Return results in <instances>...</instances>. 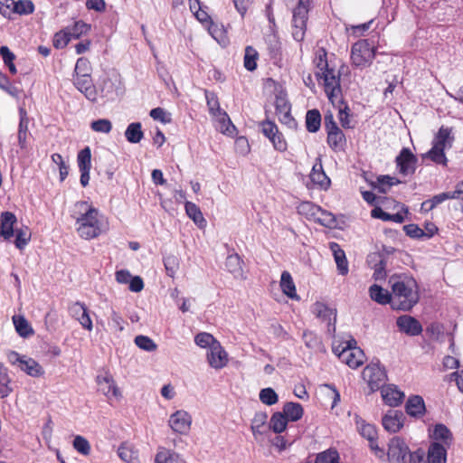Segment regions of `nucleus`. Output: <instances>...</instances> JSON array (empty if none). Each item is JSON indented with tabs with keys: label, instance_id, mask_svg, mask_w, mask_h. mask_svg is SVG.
<instances>
[{
	"label": "nucleus",
	"instance_id": "1",
	"mask_svg": "<svg viewBox=\"0 0 463 463\" xmlns=\"http://www.w3.org/2000/svg\"><path fill=\"white\" fill-rule=\"evenodd\" d=\"M392 295V308L408 311L419 301L416 280L407 275L392 276L389 279Z\"/></svg>",
	"mask_w": 463,
	"mask_h": 463
},
{
	"label": "nucleus",
	"instance_id": "2",
	"mask_svg": "<svg viewBox=\"0 0 463 463\" xmlns=\"http://www.w3.org/2000/svg\"><path fill=\"white\" fill-rule=\"evenodd\" d=\"M76 207L84 211L80 216L76 218L77 232L79 235L90 240L98 237L102 232V222L99 218V211L90 206L86 202H79Z\"/></svg>",
	"mask_w": 463,
	"mask_h": 463
},
{
	"label": "nucleus",
	"instance_id": "3",
	"mask_svg": "<svg viewBox=\"0 0 463 463\" xmlns=\"http://www.w3.org/2000/svg\"><path fill=\"white\" fill-rule=\"evenodd\" d=\"M454 139L452 129L442 126L433 139L431 149L425 154V156L436 164L446 165L448 160L444 150L452 147Z\"/></svg>",
	"mask_w": 463,
	"mask_h": 463
},
{
	"label": "nucleus",
	"instance_id": "4",
	"mask_svg": "<svg viewBox=\"0 0 463 463\" xmlns=\"http://www.w3.org/2000/svg\"><path fill=\"white\" fill-rule=\"evenodd\" d=\"M284 1L287 4H292L295 0ZM309 4V0H298V5L293 10L292 36L298 42H301L305 36L307 22L308 18Z\"/></svg>",
	"mask_w": 463,
	"mask_h": 463
},
{
	"label": "nucleus",
	"instance_id": "5",
	"mask_svg": "<svg viewBox=\"0 0 463 463\" xmlns=\"http://www.w3.org/2000/svg\"><path fill=\"white\" fill-rule=\"evenodd\" d=\"M375 52L367 40L356 42L351 50V60L356 67H365L374 59Z\"/></svg>",
	"mask_w": 463,
	"mask_h": 463
},
{
	"label": "nucleus",
	"instance_id": "6",
	"mask_svg": "<svg viewBox=\"0 0 463 463\" xmlns=\"http://www.w3.org/2000/svg\"><path fill=\"white\" fill-rule=\"evenodd\" d=\"M317 78L323 79L325 92L328 99L335 104L342 103V89L340 85V75L335 73V70L326 71Z\"/></svg>",
	"mask_w": 463,
	"mask_h": 463
},
{
	"label": "nucleus",
	"instance_id": "7",
	"mask_svg": "<svg viewBox=\"0 0 463 463\" xmlns=\"http://www.w3.org/2000/svg\"><path fill=\"white\" fill-rule=\"evenodd\" d=\"M363 378L367 382L372 392L382 390L385 387L387 374L379 363H371L363 371Z\"/></svg>",
	"mask_w": 463,
	"mask_h": 463
},
{
	"label": "nucleus",
	"instance_id": "8",
	"mask_svg": "<svg viewBox=\"0 0 463 463\" xmlns=\"http://www.w3.org/2000/svg\"><path fill=\"white\" fill-rule=\"evenodd\" d=\"M260 128L263 135L269 138L276 150L279 152L287 150L288 144L282 133L279 131V128L274 122L269 120L262 121L260 123Z\"/></svg>",
	"mask_w": 463,
	"mask_h": 463
},
{
	"label": "nucleus",
	"instance_id": "9",
	"mask_svg": "<svg viewBox=\"0 0 463 463\" xmlns=\"http://www.w3.org/2000/svg\"><path fill=\"white\" fill-rule=\"evenodd\" d=\"M339 347L334 348L335 354H337L339 359L346 364L351 368H357L364 363V352L358 347H350L345 345L339 351Z\"/></svg>",
	"mask_w": 463,
	"mask_h": 463
},
{
	"label": "nucleus",
	"instance_id": "10",
	"mask_svg": "<svg viewBox=\"0 0 463 463\" xmlns=\"http://www.w3.org/2000/svg\"><path fill=\"white\" fill-rule=\"evenodd\" d=\"M409 452V448L404 440L395 437L389 443L388 460L390 463H406Z\"/></svg>",
	"mask_w": 463,
	"mask_h": 463
},
{
	"label": "nucleus",
	"instance_id": "11",
	"mask_svg": "<svg viewBox=\"0 0 463 463\" xmlns=\"http://www.w3.org/2000/svg\"><path fill=\"white\" fill-rule=\"evenodd\" d=\"M168 425L173 431L186 435L191 429L192 416L184 410H178L170 416Z\"/></svg>",
	"mask_w": 463,
	"mask_h": 463
},
{
	"label": "nucleus",
	"instance_id": "12",
	"mask_svg": "<svg viewBox=\"0 0 463 463\" xmlns=\"http://www.w3.org/2000/svg\"><path fill=\"white\" fill-rule=\"evenodd\" d=\"M73 84L88 100L93 103L97 102L99 93L90 75L73 76Z\"/></svg>",
	"mask_w": 463,
	"mask_h": 463
},
{
	"label": "nucleus",
	"instance_id": "13",
	"mask_svg": "<svg viewBox=\"0 0 463 463\" xmlns=\"http://www.w3.org/2000/svg\"><path fill=\"white\" fill-rule=\"evenodd\" d=\"M417 161V157L407 147L402 148L395 159L399 172L403 175H412L415 172Z\"/></svg>",
	"mask_w": 463,
	"mask_h": 463
},
{
	"label": "nucleus",
	"instance_id": "14",
	"mask_svg": "<svg viewBox=\"0 0 463 463\" xmlns=\"http://www.w3.org/2000/svg\"><path fill=\"white\" fill-rule=\"evenodd\" d=\"M69 312L73 318L79 321V323L84 329L88 331L92 330V321L90 319L89 310L85 304L77 301L70 306Z\"/></svg>",
	"mask_w": 463,
	"mask_h": 463
},
{
	"label": "nucleus",
	"instance_id": "15",
	"mask_svg": "<svg viewBox=\"0 0 463 463\" xmlns=\"http://www.w3.org/2000/svg\"><path fill=\"white\" fill-rule=\"evenodd\" d=\"M207 360L210 366L214 369H222L227 364V353L219 342L211 345L207 352Z\"/></svg>",
	"mask_w": 463,
	"mask_h": 463
},
{
	"label": "nucleus",
	"instance_id": "16",
	"mask_svg": "<svg viewBox=\"0 0 463 463\" xmlns=\"http://www.w3.org/2000/svg\"><path fill=\"white\" fill-rule=\"evenodd\" d=\"M396 324L399 330L408 335L415 336L420 335L422 332L420 323L413 317L408 315L399 317Z\"/></svg>",
	"mask_w": 463,
	"mask_h": 463
},
{
	"label": "nucleus",
	"instance_id": "17",
	"mask_svg": "<svg viewBox=\"0 0 463 463\" xmlns=\"http://www.w3.org/2000/svg\"><path fill=\"white\" fill-rule=\"evenodd\" d=\"M96 382L99 386V391L107 398H118L120 396V392L116 386L113 377L109 373H105L104 375L99 374Z\"/></svg>",
	"mask_w": 463,
	"mask_h": 463
},
{
	"label": "nucleus",
	"instance_id": "18",
	"mask_svg": "<svg viewBox=\"0 0 463 463\" xmlns=\"http://www.w3.org/2000/svg\"><path fill=\"white\" fill-rule=\"evenodd\" d=\"M404 414L401 411L389 410L383 417V428L389 432H397L403 426Z\"/></svg>",
	"mask_w": 463,
	"mask_h": 463
},
{
	"label": "nucleus",
	"instance_id": "19",
	"mask_svg": "<svg viewBox=\"0 0 463 463\" xmlns=\"http://www.w3.org/2000/svg\"><path fill=\"white\" fill-rule=\"evenodd\" d=\"M312 312L323 321H326L328 324V330H331L330 327H333V331L335 330V320H336V311L334 308L329 307L324 303L317 302L313 305Z\"/></svg>",
	"mask_w": 463,
	"mask_h": 463
},
{
	"label": "nucleus",
	"instance_id": "20",
	"mask_svg": "<svg viewBox=\"0 0 463 463\" xmlns=\"http://www.w3.org/2000/svg\"><path fill=\"white\" fill-rule=\"evenodd\" d=\"M381 393L383 402L391 407H396L400 405L404 399V393L398 390L397 387L393 384H389L385 387H383Z\"/></svg>",
	"mask_w": 463,
	"mask_h": 463
},
{
	"label": "nucleus",
	"instance_id": "21",
	"mask_svg": "<svg viewBox=\"0 0 463 463\" xmlns=\"http://www.w3.org/2000/svg\"><path fill=\"white\" fill-rule=\"evenodd\" d=\"M17 219L11 212H4L0 216V236L5 240H9L14 236V225Z\"/></svg>",
	"mask_w": 463,
	"mask_h": 463
},
{
	"label": "nucleus",
	"instance_id": "22",
	"mask_svg": "<svg viewBox=\"0 0 463 463\" xmlns=\"http://www.w3.org/2000/svg\"><path fill=\"white\" fill-rule=\"evenodd\" d=\"M428 463H447V449L439 442L430 443L427 453Z\"/></svg>",
	"mask_w": 463,
	"mask_h": 463
},
{
	"label": "nucleus",
	"instance_id": "23",
	"mask_svg": "<svg viewBox=\"0 0 463 463\" xmlns=\"http://www.w3.org/2000/svg\"><path fill=\"white\" fill-rule=\"evenodd\" d=\"M329 248L333 252L338 273L343 276L346 275L349 271V269L345 251L336 242H330Z\"/></svg>",
	"mask_w": 463,
	"mask_h": 463
},
{
	"label": "nucleus",
	"instance_id": "24",
	"mask_svg": "<svg viewBox=\"0 0 463 463\" xmlns=\"http://www.w3.org/2000/svg\"><path fill=\"white\" fill-rule=\"evenodd\" d=\"M29 118L25 109H19V126H18V143L21 148H24L27 143V137L30 135L29 129Z\"/></svg>",
	"mask_w": 463,
	"mask_h": 463
},
{
	"label": "nucleus",
	"instance_id": "25",
	"mask_svg": "<svg viewBox=\"0 0 463 463\" xmlns=\"http://www.w3.org/2000/svg\"><path fill=\"white\" fill-rule=\"evenodd\" d=\"M309 177L311 182L320 188L327 189L330 184V179L325 174L320 159L313 165Z\"/></svg>",
	"mask_w": 463,
	"mask_h": 463
},
{
	"label": "nucleus",
	"instance_id": "26",
	"mask_svg": "<svg viewBox=\"0 0 463 463\" xmlns=\"http://www.w3.org/2000/svg\"><path fill=\"white\" fill-rule=\"evenodd\" d=\"M370 298L380 305L390 304L392 307V295L387 289H384L377 284L369 288Z\"/></svg>",
	"mask_w": 463,
	"mask_h": 463
},
{
	"label": "nucleus",
	"instance_id": "27",
	"mask_svg": "<svg viewBox=\"0 0 463 463\" xmlns=\"http://www.w3.org/2000/svg\"><path fill=\"white\" fill-rule=\"evenodd\" d=\"M405 410L410 416H422L425 412V403L422 397L419 395L410 397L406 402Z\"/></svg>",
	"mask_w": 463,
	"mask_h": 463
},
{
	"label": "nucleus",
	"instance_id": "28",
	"mask_svg": "<svg viewBox=\"0 0 463 463\" xmlns=\"http://www.w3.org/2000/svg\"><path fill=\"white\" fill-rule=\"evenodd\" d=\"M374 261L373 266V279L375 280H383L386 278V260L381 254L373 253L370 256V262Z\"/></svg>",
	"mask_w": 463,
	"mask_h": 463
},
{
	"label": "nucleus",
	"instance_id": "29",
	"mask_svg": "<svg viewBox=\"0 0 463 463\" xmlns=\"http://www.w3.org/2000/svg\"><path fill=\"white\" fill-rule=\"evenodd\" d=\"M100 96L108 99H114L120 94V89L112 79L106 78L99 87Z\"/></svg>",
	"mask_w": 463,
	"mask_h": 463
},
{
	"label": "nucleus",
	"instance_id": "30",
	"mask_svg": "<svg viewBox=\"0 0 463 463\" xmlns=\"http://www.w3.org/2000/svg\"><path fill=\"white\" fill-rule=\"evenodd\" d=\"M20 369L32 377H41L44 374L43 366L33 358L25 357Z\"/></svg>",
	"mask_w": 463,
	"mask_h": 463
},
{
	"label": "nucleus",
	"instance_id": "31",
	"mask_svg": "<svg viewBox=\"0 0 463 463\" xmlns=\"http://www.w3.org/2000/svg\"><path fill=\"white\" fill-rule=\"evenodd\" d=\"M280 288L282 292L291 299H298L296 286L288 271H283L280 278Z\"/></svg>",
	"mask_w": 463,
	"mask_h": 463
},
{
	"label": "nucleus",
	"instance_id": "32",
	"mask_svg": "<svg viewBox=\"0 0 463 463\" xmlns=\"http://www.w3.org/2000/svg\"><path fill=\"white\" fill-rule=\"evenodd\" d=\"M282 412L288 420L297 421L302 418L304 410L300 403L289 402L284 404Z\"/></svg>",
	"mask_w": 463,
	"mask_h": 463
},
{
	"label": "nucleus",
	"instance_id": "33",
	"mask_svg": "<svg viewBox=\"0 0 463 463\" xmlns=\"http://www.w3.org/2000/svg\"><path fill=\"white\" fill-rule=\"evenodd\" d=\"M326 141L329 147L335 152L343 151L346 144V138L342 130L327 134Z\"/></svg>",
	"mask_w": 463,
	"mask_h": 463
},
{
	"label": "nucleus",
	"instance_id": "34",
	"mask_svg": "<svg viewBox=\"0 0 463 463\" xmlns=\"http://www.w3.org/2000/svg\"><path fill=\"white\" fill-rule=\"evenodd\" d=\"M268 415L266 412L258 411L255 413L252 420L250 429L254 437L257 439L258 435H263L266 433V422Z\"/></svg>",
	"mask_w": 463,
	"mask_h": 463
},
{
	"label": "nucleus",
	"instance_id": "35",
	"mask_svg": "<svg viewBox=\"0 0 463 463\" xmlns=\"http://www.w3.org/2000/svg\"><path fill=\"white\" fill-rule=\"evenodd\" d=\"M400 183L401 181L395 177H392L390 175H380L377 177L376 182L372 184V186L379 193L386 194L392 185Z\"/></svg>",
	"mask_w": 463,
	"mask_h": 463
},
{
	"label": "nucleus",
	"instance_id": "36",
	"mask_svg": "<svg viewBox=\"0 0 463 463\" xmlns=\"http://www.w3.org/2000/svg\"><path fill=\"white\" fill-rule=\"evenodd\" d=\"M242 260L238 254H231L226 258L225 267L234 278L242 277Z\"/></svg>",
	"mask_w": 463,
	"mask_h": 463
},
{
	"label": "nucleus",
	"instance_id": "37",
	"mask_svg": "<svg viewBox=\"0 0 463 463\" xmlns=\"http://www.w3.org/2000/svg\"><path fill=\"white\" fill-rule=\"evenodd\" d=\"M185 213L191 218L195 224L199 227H203L206 224V220L204 219L200 208L192 202H185L184 203Z\"/></svg>",
	"mask_w": 463,
	"mask_h": 463
},
{
	"label": "nucleus",
	"instance_id": "38",
	"mask_svg": "<svg viewBox=\"0 0 463 463\" xmlns=\"http://www.w3.org/2000/svg\"><path fill=\"white\" fill-rule=\"evenodd\" d=\"M355 423L360 434L367 439L369 442L373 443V439L376 438L377 435L375 427L372 424L365 423L358 415H355Z\"/></svg>",
	"mask_w": 463,
	"mask_h": 463
},
{
	"label": "nucleus",
	"instance_id": "39",
	"mask_svg": "<svg viewBox=\"0 0 463 463\" xmlns=\"http://www.w3.org/2000/svg\"><path fill=\"white\" fill-rule=\"evenodd\" d=\"M288 421V420L283 412H275L272 414L269 420L268 429L271 430L275 433L279 434L286 430Z\"/></svg>",
	"mask_w": 463,
	"mask_h": 463
},
{
	"label": "nucleus",
	"instance_id": "40",
	"mask_svg": "<svg viewBox=\"0 0 463 463\" xmlns=\"http://www.w3.org/2000/svg\"><path fill=\"white\" fill-rule=\"evenodd\" d=\"M321 126V114L314 109H310L306 114V128L310 133H316L319 130Z\"/></svg>",
	"mask_w": 463,
	"mask_h": 463
},
{
	"label": "nucleus",
	"instance_id": "41",
	"mask_svg": "<svg viewBox=\"0 0 463 463\" xmlns=\"http://www.w3.org/2000/svg\"><path fill=\"white\" fill-rule=\"evenodd\" d=\"M118 455L127 463H138V452L128 443H123L119 446Z\"/></svg>",
	"mask_w": 463,
	"mask_h": 463
},
{
	"label": "nucleus",
	"instance_id": "42",
	"mask_svg": "<svg viewBox=\"0 0 463 463\" xmlns=\"http://www.w3.org/2000/svg\"><path fill=\"white\" fill-rule=\"evenodd\" d=\"M125 137L129 143L137 144L141 141L144 137L142 126L139 122L130 123L125 131Z\"/></svg>",
	"mask_w": 463,
	"mask_h": 463
},
{
	"label": "nucleus",
	"instance_id": "43",
	"mask_svg": "<svg viewBox=\"0 0 463 463\" xmlns=\"http://www.w3.org/2000/svg\"><path fill=\"white\" fill-rule=\"evenodd\" d=\"M13 322H14L15 330L20 336L26 338V337L33 335V329L32 328V326L28 323V321L24 317L14 316Z\"/></svg>",
	"mask_w": 463,
	"mask_h": 463
},
{
	"label": "nucleus",
	"instance_id": "44",
	"mask_svg": "<svg viewBox=\"0 0 463 463\" xmlns=\"http://www.w3.org/2000/svg\"><path fill=\"white\" fill-rule=\"evenodd\" d=\"M327 53L326 49L324 48H318L316 51L315 58H314V64L318 69L319 71L316 73L317 77L323 74V72H326V71H330L331 69L328 67L327 62Z\"/></svg>",
	"mask_w": 463,
	"mask_h": 463
},
{
	"label": "nucleus",
	"instance_id": "45",
	"mask_svg": "<svg viewBox=\"0 0 463 463\" xmlns=\"http://www.w3.org/2000/svg\"><path fill=\"white\" fill-rule=\"evenodd\" d=\"M14 14L19 15L31 14L34 11V5L31 0H18L10 2Z\"/></svg>",
	"mask_w": 463,
	"mask_h": 463
},
{
	"label": "nucleus",
	"instance_id": "46",
	"mask_svg": "<svg viewBox=\"0 0 463 463\" xmlns=\"http://www.w3.org/2000/svg\"><path fill=\"white\" fill-rule=\"evenodd\" d=\"M433 439L442 441L445 445H449L452 440L451 431L444 424H437L433 430Z\"/></svg>",
	"mask_w": 463,
	"mask_h": 463
},
{
	"label": "nucleus",
	"instance_id": "47",
	"mask_svg": "<svg viewBox=\"0 0 463 463\" xmlns=\"http://www.w3.org/2000/svg\"><path fill=\"white\" fill-rule=\"evenodd\" d=\"M258 52L251 46L245 48L244 67L249 71H253L257 68Z\"/></svg>",
	"mask_w": 463,
	"mask_h": 463
},
{
	"label": "nucleus",
	"instance_id": "48",
	"mask_svg": "<svg viewBox=\"0 0 463 463\" xmlns=\"http://www.w3.org/2000/svg\"><path fill=\"white\" fill-rule=\"evenodd\" d=\"M315 222L327 228H334L336 225V220L334 214L323 210L321 207Z\"/></svg>",
	"mask_w": 463,
	"mask_h": 463
},
{
	"label": "nucleus",
	"instance_id": "49",
	"mask_svg": "<svg viewBox=\"0 0 463 463\" xmlns=\"http://www.w3.org/2000/svg\"><path fill=\"white\" fill-rule=\"evenodd\" d=\"M0 56L2 57L5 64L8 67V70L11 74L14 75L17 72L16 67L14 63L15 60V55L7 46L0 47Z\"/></svg>",
	"mask_w": 463,
	"mask_h": 463
},
{
	"label": "nucleus",
	"instance_id": "50",
	"mask_svg": "<svg viewBox=\"0 0 463 463\" xmlns=\"http://www.w3.org/2000/svg\"><path fill=\"white\" fill-rule=\"evenodd\" d=\"M320 207L311 202H303L298 207V213L305 215L307 219L316 220L317 214L319 212Z\"/></svg>",
	"mask_w": 463,
	"mask_h": 463
},
{
	"label": "nucleus",
	"instance_id": "51",
	"mask_svg": "<svg viewBox=\"0 0 463 463\" xmlns=\"http://www.w3.org/2000/svg\"><path fill=\"white\" fill-rule=\"evenodd\" d=\"M77 163L79 170L91 168V151L89 146L84 147L78 153Z\"/></svg>",
	"mask_w": 463,
	"mask_h": 463
},
{
	"label": "nucleus",
	"instance_id": "52",
	"mask_svg": "<svg viewBox=\"0 0 463 463\" xmlns=\"http://www.w3.org/2000/svg\"><path fill=\"white\" fill-rule=\"evenodd\" d=\"M156 463H180L178 454L168 450L162 449L157 452L155 458Z\"/></svg>",
	"mask_w": 463,
	"mask_h": 463
},
{
	"label": "nucleus",
	"instance_id": "53",
	"mask_svg": "<svg viewBox=\"0 0 463 463\" xmlns=\"http://www.w3.org/2000/svg\"><path fill=\"white\" fill-rule=\"evenodd\" d=\"M72 446L77 452L83 456H89L91 450L90 444L88 439L80 435L75 436Z\"/></svg>",
	"mask_w": 463,
	"mask_h": 463
},
{
	"label": "nucleus",
	"instance_id": "54",
	"mask_svg": "<svg viewBox=\"0 0 463 463\" xmlns=\"http://www.w3.org/2000/svg\"><path fill=\"white\" fill-rule=\"evenodd\" d=\"M90 29V25L84 23L83 21H77L71 27H67L69 34L71 39H78L82 34L86 33Z\"/></svg>",
	"mask_w": 463,
	"mask_h": 463
},
{
	"label": "nucleus",
	"instance_id": "55",
	"mask_svg": "<svg viewBox=\"0 0 463 463\" xmlns=\"http://www.w3.org/2000/svg\"><path fill=\"white\" fill-rule=\"evenodd\" d=\"M259 398L262 403L269 405V406L274 405L279 401L278 394L270 387H267V388L260 390Z\"/></svg>",
	"mask_w": 463,
	"mask_h": 463
},
{
	"label": "nucleus",
	"instance_id": "56",
	"mask_svg": "<svg viewBox=\"0 0 463 463\" xmlns=\"http://www.w3.org/2000/svg\"><path fill=\"white\" fill-rule=\"evenodd\" d=\"M216 117L219 118V123H220V130L222 133L223 134H227V135H232L233 132L235 131V127L234 125L232 124V122L231 121L228 114L223 111L220 114H218Z\"/></svg>",
	"mask_w": 463,
	"mask_h": 463
},
{
	"label": "nucleus",
	"instance_id": "57",
	"mask_svg": "<svg viewBox=\"0 0 463 463\" xmlns=\"http://www.w3.org/2000/svg\"><path fill=\"white\" fill-rule=\"evenodd\" d=\"M315 463H339V454L335 449H327L317 454Z\"/></svg>",
	"mask_w": 463,
	"mask_h": 463
},
{
	"label": "nucleus",
	"instance_id": "58",
	"mask_svg": "<svg viewBox=\"0 0 463 463\" xmlns=\"http://www.w3.org/2000/svg\"><path fill=\"white\" fill-rule=\"evenodd\" d=\"M205 99L209 111L212 115L217 116L218 114L223 112V110H222L220 108L218 98L214 93L205 90Z\"/></svg>",
	"mask_w": 463,
	"mask_h": 463
},
{
	"label": "nucleus",
	"instance_id": "59",
	"mask_svg": "<svg viewBox=\"0 0 463 463\" xmlns=\"http://www.w3.org/2000/svg\"><path fill=\"white\" fill-rule=\"evenodd\" d=\"M135 344L142 350L146 352H153L156 349L157 345L156 343L146 335H137L135 337Z\"/></svg>",
	"mask_w": 463,
	"mask_h": 463
},
{
	"label": "nucleus",
	"instance_id": "60",
	"mask_svg": "<svg viewBox=\"0 0 463 463\" xmlns=\"http://www.w3.org/2000/svg\"><path fill=\"white\" fill-rule=\"evenodd\" d=\"M90 128L94 132L109 134L112 129V123L107 118H100L90 123Z\"/></svg>",
	"mask_w": 463,
	"mask_h": 463
},
{
	"label": "nucleus",
	"instance_id": "61",
	"mask_svg": "<svg viewBox=\"0 0 463 463\" xmlns=\"http://www.w3.org/2000/svg\"><path fill=\"white\" fill-rule=\"evenodd\" d=\"M90 71L91 67L89 60L84 57L79 58L76 61L73 76L90 75Z\"/></svg>",
	"mask_w": 463,
	"mask_h": 463
},
{
	"label": "nucleus",
	"instance_id": "62",
	"mask_svg": "<svg viewBox=\"0 0 463 463\" xmlns=\"http://www.w3.org/2000/svg\"><path fill=\"white\" fill-rule=\"evenodd\" d=\"M164 265L166 270V274L174 278L176 270L179 267V260L175 255H168L164 258Z\"/></svg>",
	"mask_w": 463,
	"mask_h": 463
},
{
	"label": "nucleus",
	"instance_id": "63",
	"mask_svg": "<svg viewBox=\"0 0 463 463\" xmlns=\"http://www.w3.org/2000/svg\"><path fill=\"white\" fill-rule=\"evenodd\" d=\"M30 239L31 232L27 229L16 230L14 244L17 249L23 250L28 244Z\"/></svg>",
	"mask_w": 463,
	"mask_h": 463
},
{
	"label": "nucleus",
	"instance_id": "64",
	"mask_svg": "<svg viewBox=\"0 0 463 463\" xmlns=\"http://www.w3.org/2000/svg\"><path fill=\"white\" fill-rule=\"evenodd\" d=\"M194 342L198 346L203 348L209 347V349L213 343H218L211 334L205 332L197 334L194 337Z\"/></svg>",
	"mask_w": 463,
	"mask_h": 463
}]
</instances>
